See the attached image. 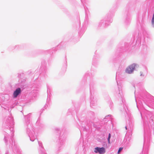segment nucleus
<instances>
[{"label": "nucleus", "instance_id": "f257e3e1", "mask_svg": "<svg viewBox=\"0 0 154 154\" xmlns=\"http://www.w3.org/2000/svg\"><path fill=\"white\" fill-rule=\"evenodd\" d=\"M136 66V65L135 64H133L129 66L125 70V72L128 74L131 73L134 70Z\"/></svg>", "mask_w": 154, "mask_h": 154}, {"label": "nucleus", "instance_id": "f03ea898", "mask_svg": "<svg viewBox=\"0 0 154 154\" xmlns=\"http://www.w3.org/2000/svg\"><path fill=\"white\" fill-rule=\"evenodd\" d=\"M94 152L96 153L98 152L100 154H103L105 152V150L103 147H97L95 148Z\"/></svg>", "mask_w": 154, "mask_h": 154}, {"label": "nucleus", "instance_id": "7ed1b4c3", "mask_svg": "<svg viewBox=\"0 0 154 154\" xmlns=\"http://www.w3.org/2000/svg\"><path fill=\"white\" fill-rule=\"evenodd\" d=\"M21 92V90L20 88H17L14 92L13 94L14 97L15 98L17 97L18 95Z\"/></svg>", "mask_w": 154, "mask_h": 154}, {"label": "nucleus", "instance_id": "20e7f679", "mask_svg": "<svg viewBox=\"0 0 154 154\" xmlns=\"http://www.w3.org/2000/svg\"><path fill=\"white\" fill-rule=\"evenodd\" d=\"M123 148V147H120L119 148L118 152V154H119L120 153V152L122 150Z\"/></svg>", "mask_w": 154, "mask_h": 154}, {"label": "nucleus", "instance_id": "39448f33", "mask_svg": "<svg viewBox=\"0 0 154 154\" xmlns=\"http://www.w3.org/2000/svg\"><path fill=\"white\" fill-rule=\"evenodd\" d=\"M111 135L110 134H109V136H108V138L109 143H110L109 140H110V137H111Z\"/></svg>", "mask_w": 154, "mask_h": 154}, {"label": "nucleus", "instance_id": "423d86ee", "mask_svg": "<svg viewBox=\"0 0 154 154\" xmlns=\"http://www.w3.org/2000/svg\"><path fill=\"white\" fill-rule=\"evenodd\" d=\"M125 129H126V130L127 129V128L126 126L125 127Z\"/></svg>", "mask_w": 154, "mask_h": 154}, {"label": "nucleus", "instance_id": "0eeeda50", "mask_svg": "<svg viewBox=\"0 0 154 154\" xmlns=\"http://www.w3.org/2000/svg\"><path fill=\"white\" fill-rule=\"evenodd\" d=\"M142 75V74H141L140 75Z\"/></svg>", "mask_w": 154, "mask_h": 154}]
</instances>
